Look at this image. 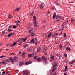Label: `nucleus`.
<instances>
[{
  "instance_id": "43",
  "label": "nucleus",
  "mask_w": 75,
  "mask_h": 75,
  "mask_svg": "<svg viewBox=\"0 0 75 75\" xmlns=\"http://www.w3.org/2000/svg\"><path fill=\"white\" fill-rule=\"evenodd\" d=\"M2 34H3V35H4V34H5V31H4L2 32Z\"/></svg>"
},
{
  "instance_id": "31",
  "label": "nucleus",
  "mask_w": 75,
  "mask_h": 75,
  "mask_svg": "<svg viewBox=\"0 0 75 75\" xmlns=\"http://www.w3.org/2000/svg\"><path fill=\"white\" fill-rule=\"evenodd\" d=\"M13 44L14 46H15V45H16V44H17V42H14Z\"/></svg>"
},
{
  "instance_id": "56",
  "label": "nucleus",
  "mask_w": 75,
  "mask_h": 75,
  "mask_svg": "<svg viewBox=\"0 0 75 75\" xmlns=\"http://www.w3.org/2000/svg\"><path fill=\"white\" fill-rule=\"evenodd\" d=\"M45 55H47V52H46L45 53Z\"/></svg>"
},
{
  "instance_id": "11",
  "label": "nucleus",
  "mask_w": 75,
  "mask_h": 75,
  "mask_svg": "<svg viewBox=\"0 0 75 75\" xmlns=\"http://www.w3.org/2000/svg\"><path fill=\"white\" fill-rule=\"evenodd\" d=\"M67 50H69V51H71V48L68 47H67L66 48V49L65 50V51H67Z\"/></svg>"
},
{
  "instance_id": "9",
  "label": "nucleus",
  "mask_w": 75,
  "mask_h": 75,
  "mask_svg": "<svg viewBox=\"0 0 75 75\" xmlns=\"http://www.w3.org/2000/svg\"><path fill=\"white\" fill-rule=\"evenodd\" d=\"M14 59L15 62H16V61H18V59H17V57H14Z\"/></svg>"
},
{
  "instance_id": "26",
  "label": "nucleus",
  "mask_w": 75,
  "mask_h": 75,
  "mask_svg": "<svg viewBox=\"0 0 75 75\" xmlns=\"http://www.w3.org/2000/svg\"><path fill=\"white\" fill-rule=\"evenodd\" d=\"M59 47L61 49H62V45H59Z\"/></svg>"
},
{
  "instance_id": "2",
  "label": "nucleus",
  "mask_w": 75,
  "mask_h": 75,
  "mask_svg": "<svg viewBox=\"0 0 75 75\" xmlns=\"http://www.w3.org/2000/svg\"><path fill=\"white\" fill-rule=\"evenodd\" d=\"M34 28L35 29H37V27H38V24L37 22V21H35L34 23Z\"/></svg>"
},
{
  "instance_id": "34",
  "label": "nucleus",
  "mask_w": 75,
  "mask_h": 75,
  "mask_svg": "<svg viewBox=\"0 0 75 75\" xmlns=\"http://www.w3.org/2000/svg\"><path fill=\"white\" fill-rule=\"evenodd\" d=\"M28 45H28V44H26L25 45V47H28Z\"/></svg>"
},
{
  "instance_id": "55",
  "label": "nucleus",
  "mask_w": 75,
  "mask_h": 75,
  "mask_svg": "<svg viewBox=\"0 0 75 75\" xmlns=\"http://www.w3.org/2000/svg\"><path fill=\"white\" fill-rule=\"evenodd\" d=\"M74 63L72 62H71L70 63V64H72Z\"/></svg>"
},
{
  "instance_id": "3",
  "label": "nucleus",
  "mask_w": 75,
  "mask_h": 75,
  "mask_svg": "<svg viewBox=\"0 0 75 75\" xmlns=\"http://www.w3.org/2000/svg\"><path fill=\"white\" fill-rule=\"evenodd\" d=\"M44 5H45V4L44 3H41V4L40 5V8L41 10H42L43 9V8L44 7Z\"/></svg>"
},
{
  "instance_id": "37",
  "label": "nucleus",
  "mask_w": 75,
  "mask_h": 75,
  "mask_svg": "<svg viewBox=\"0 0 75 75\" xmlns=\"http://www.w3.org/2000/svg\"><path fill=\"white\" fill-rule=\"evenodd\" d=\"M10 34L11 35H14V33H11Z\"/></svg>"
},
{
  "instance_id": "24",
  "label": "nucleus",
  "mask_w": 75,
  "mask_h": 75,
  "mask_svg": "<svg viewBox=\"0 0 75 75\" xmlns=\"http://www.w3.org/2000/svg\"><path fill=\"white\" fill-rule=\"evenodd\" d=\"M47 49L46 48H44L43 49V52H45V51H47Z\"/></svg>"
},
{
  "instance_id": "57",
  "label": "nucleus",
  "mask_w": 75,
  "mask_h": 75,
  "mask_svg": "<svg viewBox=\"0 0 75 75\" xmlns=\"http://www.w3.org/2000/svg\"><path fill=\"white\" fill-rule=\"evenodd\" d=\"M58 18H61V16H58Z\"/></svg>"
},
{
  "instance_id": "53",
  "label": "nucleus",
  "mask_w": 75,
  "mask_h": 75,
  "mask_svg": "<svg viewBox=\"0 0 75 75\" xmlns=\"http://www.w3.org/2000/svg\"><path fill=\"white\" fill-rule=\"evenodd\" d=\"M56 21H57V22H58V21H59V20H56Z\"/></svg>"
},
{
  "instance_id": "20",
  "label": "nucleus",
  "mask_w": 75,
  "mask_h": 75,
  "mask_svg": "<svg viewBox=\"0 0 75 75\" xmlns=\"http://www.w3.org/2000/svg\"><path fill=\"white\" fill-rule=\"evenodd\" d=\"M34 12L33 11L31 13H30V16H33V15L34 14Z\"/></svg>"
},
{
  "instance_id": "6",
  "label": "nucleus",
  "mask_w": 75,
  "mask_h": 75,
  "mask_svg": "<svg viewBox=\"0 0 75 75\" xmlns=\"http://www.w3.org/2000/svg\"><path fill=\"white\" fill-rule=\"evenodd\" d=\"M23 75H28V72L26 71H24L23 72Z\"/></svg>"
},
{
  "instance_id": "60",
  "label": "nucleus",
  "mask_w": 75,
  "mask_h": 75,
  "mask_svg": "<svg viewBox=\"0 0 75 75\" xmlns=\"http://www.w3.org/2000/svg\"><path fill=\"white\" fill-rule=\"evenodd\" d=\"M57 63H55V64H54V65H56V66H57Z\"/></svg>"
},
{
  "instance_id": "18",
  "label": "nucleus",
  "mask_w": 75,
  "mask_h": 75,
  "mask_svg": "<svg viewBox=\"0 0 75 75\" xmlns=\"http://www.w3.org/2000/svg\"><path fill=\"white\" fill-rule=\"evenodd\" d=\"M37 60L38 62H40L41 61V58H39Z\"/></svg>"
},
{
  "instance_id": "48",
  "label": "nucleus",
  "mask_w": 75,
  "mask_h": 75,
  "mask_svg": "<svg viewBox=\"0 0 75 75\" xmlns=\"http://www.w3.org/2000/svg\"><path fill=\"white\" fill-rule=\"evenodd\" d=\"M56 67H57V66H56V65L54 64V65L53 66L54 68H56Z\"/></svg>"
},
{
  "instance_id": "61",
  "label": "nucleus",
  "mask_w": 75,
  "mask_h": 75,
  "mask_svg": "<svg viewBox=\"0 0 75 75\" xmlns=\"http://www.w3.org/2000/svg\"><path fill=\"white\" fill-rule=\"evenodd\" d=\"M6 51H8L9 50V49H6Z\"/></svg>"
},
{
  "instance_id": "45",
  "label": "nucleus",
  "mask_w": 75,
  "mask_h": 75,
  "mask_svg": "<svg viewBox=\"0 0 75 75\" xmlns=\"http://www.w3.org/2000/svg\"><path fill=\"white\" fill-rule=\"evenodd\" d=\"M33 19L34 20H35L36 19V17H35V16H34L33 17Z\"/></svg>"
},
{
  "instance_id": "27",
  "label": "nucleus",
  "mask_w": 75,
  "mask_h": 75,
  "mask_svg": "<svg viewBox=\"0 0 75 75\" xmlns=\"http://www.w3.org/2000/svg\"><path fill=\"white\" fill-rule=\"evenodd\" d=\"M24 64V62H21L20 63V65H22Z\"/></svg>"
},
{
  "instance_id": "46",
  "label": "nucleus",
  "mask_w": 75,
  "mask_h": 75,
  "mask_svg": "<svg viewBox=\"0 0 75 75\" xmlns=\"http://www.w3.org/2000/svg\"><path fill=\"white\" fill-rule=\"evenodd\" d=\"M38 44V42H35V45H37V44Z\"/></svg>"
},
{
  "instance_id": "51",
  "label": "nucleus",
  "mask_w": 75,
  "mask_h": 75,
  "mask_svg": "<svg viewBox=\"0 0 75 75\" xmlns=\"http://www.w3.org/2000/svg\"><path fill=\"white\" fill-rule=\"evenodd\" d=\"M16 24L17 26H18L19 25V24H18V23H17Z\"/></svg>"
},
{
  "instance_id": "54",
  "label": "nucleus",
  "mask_w": 75,
  "mask_h": 75,
  "mask_svg": "<svg viewBox=\"0 0 75 75\" xmlns=\"http://www.w3.org/2000/svg\"><path fill=\"white\" fill-rule=\"evenodd\" d=\"M2 74H5V72H4V71L3 72Z\"/></svg>"
},
{
  "instance_id": "7",
  "label": "nucleus",
  "mask_w": 75,
  "mask_h": 75,
  "mask_svg": "<svg viewBox=\"0 0 75 75\" xmlns=\"http://www.w3.org/2000/svg\"><path fill=\"white\" fill-rule=\"evenodd\" d=\"M32 63V62H31V61H30L29 62H26L25 63V64H26V65H28L29 64H31Z\"/></svg>"
},
{
  "instance_id": "52",
  "label": "nucleus",
  "mask_w": 75,
  "mask_h": 75,
  "mask_svg": "<svg viewBox=\"0 0 75 75\" xmlns=\"http://www.w3.org/2000/svg\"><path fill=\"white\" fill-rule=\"evenodd\" d=\"M43 22L44 23H46V21L45 20L44 21H43Z\"/></svg>"
},
{
  "instance_id": "1",
  "label": "nucleus",
  "mask_w": 75,
  "mask_h": 75,
  "mask_svg": "<svg viewBox=\"0 0 75 75\" xmlns=\"http://www.w3.org/2000/svg\"><path fill=\"white\" fill-rule=\"evenodd\" d=\"M35 32V30L33 29V28H31L30 29V30H29L28 31L29 35L30 36H31L32 37H33L35 35V34L34 33H33Z\"/></svg>"
},
{
  "instance_id": "32",
  "label": "nucleus",
  "mask_w": 75,
  "mask_h": 75,
  "mask_svg": "<svg viewBox=\"0 0 75 75\" xmlns=\"http://www.w3.org/2000/svg\"><path fill=\"white\" fill-rule=\"evenodd\" d=\"M12 29H9L8 30V31H9V32H10L11 31V30H12Z\"/></svg>"
},
{
  "instance_id": "30",
  "label": "nucleus",
  "mask_w": 75,
  "mask_h": 75,
  "mask_svg": "<svg viewBox=\"0 0 75 75\" xmlns=\"http://www.w3.org/2000/svg\"><path fill=\"white\" fill-rule=\"evenodd\" d=\"M2 64H6V61H4L2 62Z\"/></svg>"
},
{
  "instance_id": "15",
  "label": "nucleus",
  "mask_w": 75,
  "mask_h": 75,
  "mask_svg": "<svg viewBox=\"0 0 75 75\" xmlns=\"http://www.w3.org/2000/svg\"><path fill=\"white\" fill-rule=\"evenodd\" d=\"M20 7L17 8L15 10L16 11H19V10H20Z\"/></svg>"
},
{
  "instance_id": "14",
  "label": "nucleus",
  "mask_w": 75,
  "mask_h": 75,
  "mask_svg": "<svg viewBox=\"0 0 75 75\" xmlns=\"http://www.w3.org/2000/svg\"><path fill=\"white\" fill-rule=\"evenodd\" d=\"M31 42L33 43L34 44L35 43V42H34V39H32L31 40Z\"/></svg>"
},
{
  "instance_id": "4",
  "label": "nucleus",
  "mask_w": 75,
  "mask_h": 75,
  "mask_svg": "<svg viewBox=\"0 0 75 75\" xmlns=\"http://www.w3.org/2000/svg\"><path fill=\"white\" fill-rule=\"evenodd\" d=\"M20 40H21V41H23V40L24 42H25V41H27V38H25H25H20L19 39V40H18V41L19 42V41H20Z\"/></svg>"
},
{
  "instance_id": "59",
  "label": "nucleus",
  "mask_w": 75,
  "mask_h": 75,
  "mask_svg": "<svg viewBox=\"0 0 75 75\" xmlns=\"http://www.w3.org/2000/svg\"><path fill=\"white\" fill-rule=\"evenodd\" d=\"M64 75H67V74L65 73H64Z\"/></svg>"
},
{
  "instance_id": "17",
  "label": "nucleus",
  "mask_w": 75,
  "mask_h": 75,
  "mask_svg": "<svg viewBox=\"0 0 75 75\" xmlns=\"http://www.w3.org/2000/svg\"><path fill=\"white\" fill-rule=\"evenodd\" d=\"M42 59L43 60H44V59H45V56H43L42 58Z\"/></svg>"
},
{
  "instance_id": "44",
  "label": "nucleus",
  "mask_w": 75,
  "mask_h": 75,
  "mask_svg": "<svg viewBox=\"0 0 75 75\" xmlns=\"http://www.w3.org/2000/svg\"><path fill=\"white\" fill-rule=\"evenodd\" d=\"M10 46L11 47H13L14 46V45H13V44H12L10 45Z\"/></svg>"
},
{
  "instance_id": "63",
  "label": "nucleus",
  "mask_w": 75,
  "mask_h": 75,
  "mask_svg": "<svg viewBox=\"0 0 75 75\" xmlns=\"http://www.w3.org/2000/svg\"><path fill=\"white\" fill-rule=\"evenodd\" d=\"M18 23H20V21L19 20L18 21Z\"/></svg>"
},
{
  "instance_id": "38",
  "label": "nucleus",
  "mask_w": 75,
  "mask_h": 75,
  "mask_svg": "<svg viewBox=\"0 0 75 75\" xmlns=\"http://www.w3.org/2000/svg\"><path fill=\"white\" fill-rule=\"evenodd\" d=\"M63 71L64 72H66V71H68V70L67 69H64Z\"/></svg>"
},
{
  "instance_id": "58",
  "label": "nucleus",
  "mask_w": 75,
  "mask_h": 75,
  "mask_svg": "<svg viewBox=\"0 0 75 75\" xmlns=\"http://www.w3.org/2000/svg\"><path fill=\"white\" fill-rule=\"evenodd\" d=\"M72 62L74 63V62H75V60H73Z\"/></svg>"
},
{
  "instance_id": "40",
  "label": "nucleus",
  "mask_w": 75,
  "mask_h": 75,
  "mask_svg": "<svg viewBox=\"0 0 75 75\" xmlns=\"http://www.w3.org/2000/svg\"><path fill=\"white\" fill-rule=\"evenodd\" d=\"M13 28H16V25H13Z\"/></svg>"
},
{
  "instance_id": "33",
  "label": "nucleus",
  "mask_w": 75,
  "mask_h": 75,
  "mask_svg": "<svg viewBox=\"0 0 75 75\" xmlns=\"http://www.w3.org/2000/svg\"><path fill=\"white\" fill-rule=\"evenodd\" d=\"M9 28H13V26H9L8 27Z\"/></svg>"
},
{
  "instance_id": "64",
  "label": "nucleus",
  "mask_w": 75,
  "mask_h": 75,
  "mask_svg": "<svg viewBox=\"0 0 75 75\" xmlns=\"http://www.w3.org/2000/svg\"><path fill=\"white\" fill-rule=\"evenodd\" d=\"M53 75H57V74H53Z\"/></svg>"
},
{
  "instance_id": "49",
  "label": "nucleus",
  "mask_w": 75,
  "mask_h": 75,
  "mask_svg": "<svg viewBox=\"0 0 75 75\" xmlns=\"http://www.w3.org/2000/svg\"><path fill=\"white\" fill-rule=\"evenodd\" d=\"M55 37V35H53L52 36V38H54Z\"/></svg>"
},
{
  "instance_id": "10",
  "label": "nucleus",
  "mask_w": 75,
  "mask_h": 75,
  "mask_svg": "<svg viewBox=\"0 0 75 75\" xmlns=\"http://www.w3.org/2000/svg\"><path fill=\"white\" fill-rule=\"evenodd\" d=\"M22 55L23 57V58H24V57H25V53L24 52H23L22 54Z\"/></svg>"
},
{
  "instance_id": "8",
  "label": "nucleus",
  "mask_w": 75,
  "mask_h": 75,
  "mask_svg": "<svg viewBox=\"0 0 75 75\" xmlns=\"http://www.w3.org/2000/svg\"><path fill=\"white\" fill-rule=\"evenodd\" d=\"M34 55V53H33L32 54H29L28 56L29 57H33Z\"/></svg>"
},
{
  "instance_id": "5",
  "label": "nucleus",
  "mask_w": 75,
  "mask_h": 75,
  "mask_svg": "<svg viewBox=\"0 0 75 75\" xmlns=\"http://www.w3.org/2000/svg\"><path fill=\"white\" fill-rule=\"evenodd\" d=\"M10 61L12 63H13L14 61V59H13V57H11L9 58Z\"/></svg>"
},
{
  "instance_id": "29",
  "label": "nucleus",
  "mask_w": 75,
  "mask_h": 75,
  "mask_svg": "<svg viewBox=\"0 0 75 75\" xmlns=\"http://www.w3.org/2000/svg\"><path fill=\"white\" fill-rule=\"evenodd\" d=\"M54 35L55 37H56V36H58V34L57 33H55L54 34Z\"/></svg>"
},
{
  "instance_id": "39",
  "label": "nucleus",
  "mask_w": 75,
  "mask_h": 75,
  "mask_svg": "<svg viewBox=\"0 0 75 75\" xmlns=\"http://www.w3.org/2000/svg\"><path fill=\"white\" fill-rule=\"evenodd\" d=\"M63 36L64 37H66V36H67V34H66V33H64Z\"/></svg>"
},
{
  "instance_id": "22",
  "label": "nucleus",
  "mask_w": 75,
  "mask_h": 75,
  "mask_svg": "<svg viewBox=\"0 0 75 75\" xmlns=\"http://www.w3.org/2000/svg\"><path fill=\"white\" fill-rule=\"evenodd\" d=\"M75 21V20L74 19H71V23H73L74 21Z\"/></svg>"
},
{
  "instance_id": "16",
  "label": "nucleus",
  "mask_w": 75,
  "mask_h": 75,
  "mask_svg": "<svg viewBox=\"0 0 75 75\" xmlns=\"http://www.w3.org/2000/svg\"><path fill=\"white\" fill-rule=\"evenodd\" d=\"M56 69V68H53L52 69V72H54L55 71V70Z\"/></svg>"
},
{
  "instance_id": "41",
  "label": "nucleus",
  "mask_w": 75,
  "mask_h": 75,
  "mask_svg": "<svg viewBox=\"0 0 75 75\" xmlns=\"http://www.w3.org/2000/svg\"><path fill=\"white\" fill-rule=\"evenodd\" d=\"M10 36H11V33L9 34L8 35V37H10Z\"/></svg>"
},
{
  "instance_id": "13",
  "label": "nucleus",
  "mask_w": 75,
  "mask_h": 75,
  "mask_svg": "<svg viewBox=\"0 0 75 75\" xmlns=\"http://www.w3.org/2000/svg\"><path fill=\"white\" fill-rule=\"evenodd\" d=\"M51 59L52 60H54V59H55V57H54V56H52L51 57Z\"/></svg>"
},
{
  "instance_id": "12",
  "label": "nucleus",
  "mask_w": 75,
  "mask_h": 75,
  "mask_svg": "<svg viewBox=\"0 0 75 75\" xmlns=\"http://www.w3.org/2000/svg\"><path fill=\"white\" fill-rule=\"evenodd\" d=\"M40 51H41V48L40 47L37 48V52H40Z\"/></svg>"
},
{
  "instance_id": "28",
  "label": "nucleus",
  "mask_w": 75,
  "mask_h": 75,
  "mask_svg": "<svg viewBox=\"0 0 75 75\" xmlns=\"http://www.w3.org/2000/svg\"><path fill=\"white\" fill-rule=\"evenodd\" d=\"M37 56H35L34 57V59H37Z\"/></svg>"
},
{
  "instance_id": "35",
  "label": "nucleus",
  "mask_w": 75,
  "mask_h": 75,
  "mask_svg": "<svg viewBox=\"0 0 75 75\" xmlns=\"http://www.w3.org/2000/svg\"><path fill=\"white\" fill-rule=\"evenodd\" d=\"M4 57H5L4 56H0V58H4Z\"/></svg>"
},
{
  "instance_id": "36",
  "label": "nucleus",
  "mask_w": 75,
  "mask_h": 75,
  "mask_svg": "<svg viewBox=\"0 0 75 75\" xmlns=\"http://www.w3.org/2000/svg\"><path fill=\"white\" fill-rule=\"evenodd\" d=\"M56 17V16H55V15H53V19H54V18H55Z\"/></svg>"
},
{
  "instance_id": "25",
  "label": "nucleus",
  "mask_w": 75,
  "mask_h": 75,
  "mask_svg": "<svg viewBox=\"0 0 75 75\" xmlns=\"http://www.w3.org/2000/svg\"><path fill=\"white\" fill-rule=\"evenodd\" d=\"M68 23V20H67L65 22H64V23L65 24H67V23Z\"/></svg>"
},
{
  "instance_id": "19",
  "label": "nucleus",
  "mask_w": 75,
  "mask_h": 75,
  "mask_svg": "<svg viewBox=\"0 0 75 75\" xmlns=\"http://www.w3.org/2000/svg\"><path fill=\"white\" fill-rule=\"evenodd\" d=\"M8 17L9 18H11L13 17V16H12V15H9Z\"/></svg>"
},
{
  "instance_id": "23",
  "label": "nucleus",
  "mask_w": 75,
  "mask_h": 75,
  "mask_svg": "<svg viewBox=\"0 0 75 75\" xmlns=\"http://www.w3.org/2000/svg\"><path fill=\"white\" fill-rule=\"evenodd\" d=\"M51 35H52V34L51 33H50V34L48 35V37H50Z\"/></svg>"
},
{
  "instance_id": "50",
  "label": "nucleus",
  "mask_w": 75,
  "mask_h": 75,
  "mask_svg": "<svg viewBox=\"0 0 75 75\" xmlns=\"http://www.w3.org/2000/svg\"><path fill=\"white\" fill-rule=\"evenodd\" d=\"M67 68H68V66H66L65 67V69H67Z\"/></svg>"
},
{
  "instance_id": "21",
  "label": "nucleus",
  "mask_w": 75,
  "mask_h": 75,
  "mask_svg": "<svg viewBox=\"0 0 75 75\" xmlns=\"http://www.w3.org/2000/svg\"><path fill=\"white\" fill-rule=\"evenodd\" d=\"M10 60L8 59H7L5 60V62H8Z\"/></svg>"
},
{
  "instance_id": "42",
  "label": "nucleus",
  "mask_w": 75,
  "mask_h": 75,
  "mask_svg": "<svg viewBox=\"0 0 75 75\" xmlns=\"http://www.w3.org/2000/svg\"><path fill=\"white\" fill-rule=\"evenodd\" d=\"M64 56L66 58H67V54H65Z\"/></svg>"
},
{
  "instance_id": "62",
  "label": "nucleus",
  "mask_w": 75,
  "mask_h": 75,
  "mask_svg": "<svg viewBox=\"0 0 75 75\" xmlns=\"http://www.w3.org/2000/svg\"><path fill=\"white\" fill-rule=\"evenodd\" d=\"M56 4V5H59V4L58 3H57Z\"/></svg>"
},
{
  "instance_id": "47",
  "label": "nucleus",
  "mask_w": 75,
  "mask_h": 75,
  "mask_svg": "<svg viewBox=\"0 0 75 75\" xmlns=\"http://www.w3.org/2000/svg\"><path fill=\"white\" fill-rule=\"evenodd\" d=\"M53 16H56V13L54 12L53 15Z\"/></svg>"
}]
</instances>
